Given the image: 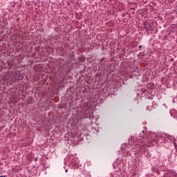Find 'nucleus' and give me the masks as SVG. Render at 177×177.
<instances>
[{
	"mask_svg": "<svg viewBox=\"0 0 177 177\" xmlns=\"http://www.w3.org/2000/svg\"><path fill=\"white\" fill-rule=\"evenodd\" d=\"M145 28L146 31H151L153 30V28L150 25L146 24H145Z\"/></svg>",
	"mask_w": 177,
	"mask_h": 177,
	"instance_id": "obj_1",
	"label": "nucleus"
},
{
	"mask_svg": "<svg viewBox=\"0 0 177 177\" xmlns=\"http://www.w3.org/2000/svg\"><path fill=\"white\" fill-rule=\"evenodd\" d=\"M16 75L17 77H20V72H17Z\"/></svg>",
	"mask_w": 177,
	"mask_h": 177,
	"instance_id": "obj_2",
	"label": "nucleus"
},
{
	"mask_svg": "<svg viewBox=\"0 0 177 177\" xmlns=\"http://www.w3.org/2000/svg\"><path fill=\"white\" fill-rule=\"evenodd\" d=\"M147 142H151V140H150V138H147Z\"/></svg>",
	"mask_w": 177,
	"mask_h": 177,
	"instance_id": "obj_3",
	"label": "nucleus"
},
{
	"mask_svg": "<svg viewBox=\"0 0 177 177\" xmlns=\"http://www.w3.org/2000/svg\"><path fill=\"white\" fill-rule=\"evenodd\" d=\"M138 48H139L140 49H141L142 45H140V46H138Z\"/></svg>",
	"mask_w": 177,
	"mask_h": 177,
	"instance_id": "obj_4",
	"label": "nucleus"
},
{
	"mask_svg": "<svg viewBox=\"0 0 177 177\" xmlns=\"http://www.w3.org/2000/svg\"><path fill=\"white\" fill-rule=\"evenodd\" d=\"M0 177H5V176H0Z\"/></svg>",
	"mask_w": 177,
	"mask_h": 177,
	"instance_id": "obj_5",
	"label": "nucleus"
},
{
	"mask_svg": "<svg viewBox=\"0 0 177 177\" xmlns=\"http://www.w3.org/2000/svg\"><path fill=\"white\" fill-rule=\"evenodd\" d=\"M137 140H140L139 138H137Z\"/></svg>",
	"mask_w": 177,
	"mask_h": 177,
	"instance_id": "obj_6",
	"label": "nucleus"
},
{
	"mask_svg": "<svg viewBox=\"0 0 177 177\" xmlns=\"http://www.w3.org/2000/svg\"><path fill=\"white\" fill-rule=\"evenodd\" d=\"M67 171H68V170H66V171H65V172H67Z\"/></svg>",
	"mask_w": 177,
	"mask_h": 177,
	"instance_id": "obj_7",
	"label": "nucleus"
}]
</instances>
